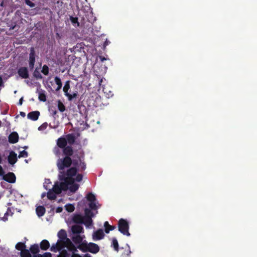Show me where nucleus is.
<instances>
[{
    "mask_svg": "<svg viewBox=\"0 0 257 257\" xmlns=\"http://www.w3.org/2000/svg\"><path fill=\"white\" fill-rule=\"evenodd\" d=\"M77 248L79 249L83 252L89 251L92 253H96L99 251V246L94 243H87L82 242L77 246Z\"/></svg>",
    "mask_w": 257,
    "mask_h": 257,
    "instance_id": "f257e3e1",
    "label": "nucleus"
},
{
    "mask_svg": "<svg viewBox=\"0 0 257 257\" xmlns=\"http://www.w3.org/2000/svg\"><path fill=\"white\" fill-rule=\"evenodd\" d=\"M59 179L61 181L59 183L62 190L66 191L69 188V184L74 183L75 179L73 178L66 177L64 171H60Z\"/></svg>",
    "mask_w": 257,
    "mask_h": 257,
    "instance_id": "f03ea898",
    "label": "nucleus"
},
{
    "mask_svg": "<svg viewBox=\"0 0 257 257\" xmlns=\"http://www.w3.org/2000/svg\"><path fill=\"white\" fill-rule=\"evenodd\" d=\"M72 164V160L71 157L65 156L62 159H59L57 161V166L58 170L63 171L65 168H69Z\"/></svg>",
    "mask_w": 257,
    "mask_h": 257,
    "instance_id": "7ed1b4c3",
    "label": "nucleus"
},
{
    "mask_svg": "<svg viewBox=\"0 0 257 257\" xmlns=\"http://www.w3.org/2000/svg\"><path fill=\"white\" fill-rule=\"evenodd\" d=\"M130 228L128 222L124 219L121 218L118 222V231L124 235L130 236V233L128 231Z\"/></svg>",
    "mask_w": 257,
    "mask_h": 257,
    "instance_id": "20e7f679",
    "label": "nucleus"
},
{
    "mask_svg": "<svg viewBox=\"0 0 257 257\" xmlns=\"http://www.w3.org/2000/svg\"><path fill=\"white\" fill-rule=\"evenodd\" d=\"M86 198L89 202L88 204L89 207L92 210H97L98 208L97 206V204H98L99 206H100V205L98 204V202H97L95 196L92 193L89 192L86 195ZM96 213H97L98 211H96Z\"/></svg>",
    "mask_w": 257,
    "mask_h": 257,
    "instance_id": "39448f33",
    "label": "nucleus"
},
{
    "mask_svg": "<svg viewBox=\"0 0 257 257\" xmlns=\"http://www.w3.org/2000/svg\"><path fill=\"white\" fill-rule=\"evenodd\" d=\"M36 62V53L34 47L30 48V52L29 57V66L30 70H32Z\"/></svg>",
    "mask_w": 257,
    "mask_h": 257,
    "instance_id": "423d86ee",
    "label": "nucleus"
},
{
    "mask_svg": "<svg viewBox=\"0 0 257 257\" xmlns=\"http://www.w3.org/2000/svg\"><path fill=\"white\" fill-rule=\"evenodd\" d=\"M18 74L22 79H27L29 77L28 68L26 67H21L18 70Z\"/></svg>",
    "mask_w": 257,
    "mask_h": 257,
    "instance_id": "0eeeda50",
    "label": "nucleus"
},
{
    "mask_svg": "<svg viewBox=\"0 0 257 257\" xmlns=\"http://www.w3.org/2000/svg\"><path fill=\"white\" fill-rule=\"evenodd\" d=\"M3 179L9 183H14L16 182V177L14 173L9 172L3 175Z\"/></svg>",
    "mask_w": 257,
    "mask_h": 257,
    "instance_id": "6e6552de",
    "label": "nucleus"
},
{
    "mask_svg": "<svg viewBox=\"0 0 257 257\" xmlns=\"http://www.w3.org/2000/svg\"><path fill=\"white\" fill-rule=\"evenodd\" d=\"M62 244L64 248L66 247L68 250L72 251L73 254L77 251V247H75L70 239H67L66 242H63Z\"/></svg>",
    "mask_w": 257,
    "mask_h": 257,
    "instance_id": "1a4fd4ad",
    "label": "nucleus"
},
{
    "mask_svg": "<svg viewBox=\"0 0 257 257\" xmlns=\"http://www.w3.org/2000/svg\"><path fill=\"white\" fill-rule=\"evenodd\" d=\"M79 136V134H77V135L74 133L69 134L66 135L65 138L67 140V143L70 146H72L74 144L76 140L77 137Z\"/></svg>",
    "mask_w": 257,
    "mask_h": 257,
    "instance_id": "9d476101",
    "label": "nucleus"
},
{
    "mask_svg": "<svg viewBox=\"0 0 257 257\" xmlns=\"http://www.w3.org/2000/svg\"><path fill=\"white\" fill-rule=\"evenodd\" d=\"M79 159L80 164L78 167L80 168L81 171H83L86 169V164L84 162V153L83 151L79 152V156L77 157Z\"/></svg>",
    "mask_w": 257,
    "mask_h": 257,
    "instance_id": "9b49d317",
    "label": "nucleus"
},
{
    "mask_svg": "<svg viewBox=\"0 0 257 257\" xmlns=\"http://www.w3.org/2000/svg\"><path fill=\"white\" fill-rule=\"evenodd\" d=\"M57 236L59 238L58 241H59L62 243H63L64 242H66L67 239H69L67 237V233L64 229H61L58 232Z\"/></svg>",
    "mask_w": 257,
    "mask_h": 257,
    "instance_id": "f8f14e48",
    "label": "nucleus"
},
{
    "mask_svg": "<svg viewBox=\"0 0 257 257\" xmlns=\"http://www.w3.org/2000/svg\"><path fill=\"white\" fill-rule=\"evenodd\" d=\"M64 248V246L63 244L61 243L59 241H57L56 244H53L51 246L50 248V250L51 251L56 252L58 251H60Z\"/></svg>",
    "mask_w": 257,
    "mask_h": 257,
    "instance_id": "ddd939ff",
    "label": "nucleus"
},
{
    "mask_svg": "<svg viewBox=\"0 0 257 257\" xmlns=\"http://www.w3.org/2000/svg\"><path fill=\"white\" fill-rule=\"evenodd\" d=\"M104 236V233L103 229H99L97 230L93 234V238L94 240H100Z\"/></svg>",
    "mask_w": 257,
    "mask_h": 257,
    "instance_id": "4468645a",
    "label": "nucleus"
},
{
    "mask_svg": "<svg viewBox=\"0 0 257 257\" xmlns=\"http://www.w3.org/2000/svg\"><path fill=\"white\" fill-rule=\"evenodd\" d=\"M9 163L11 165L15 164L17 161V155L14 151H11L8 157Z\"/></svg>",
    "mask_w": 257,
    "mask_h": 257,
    "instance_id": "2eb2a0df",
    "label": "nucleus"
},
{
    "mask_svg": "<svg viewBox=\"0 0 257 257\" xmlns=\"http://www.w3.org/2000/svg\"><path fill=\"white\" fill-rule=\"evenodd\" d=\"M36 93H38V98L41 101L45 102L47 100L45 91L40 88H37Z\"/></svg>",
    "mask_w": 257,
    "mask_h": 257,
    "instance_id": "dca6fc26",
    "label": "nucleus"
},
{
    "mask_svg": "<svg viewBox=\"0 0 257 257\" xmlns=\"http://www.w3.org/2000/svg\"><path fill=\"white\" fill-rule=\"evenodd\" d=\"M63 153L65 156L71 157L73 154V150L71 146H66L63 148Z\"/></svg>",
    "mask_w": 257,
    "mask_h": 257,
    "instance_id": "f3484780",
    "label": "nucleus"
},
{
    "mask_svg": "<svg viewBox=\"0 0 257 257\" xmlns=\"http://www.w3.org/2000/svg\"><path fill=\"white\" fill-rule=\"evenodd\" d=\"M67 145V140L65 137H60L57 140V145L60 149L65 148Z\"/></svg>",
    "mask_w": 257,
    "mask_h": 257,
    "instance_id": "a211bd4d",
    "label": "nucleus"
},
{
    "mask_svg": "<svg viewBox=\"0 0 257 257\" xmlns=\"http://www.w3.org/2000/svg\"><path fill=\"white\" fill-rule=\"evenodd\" d=\"M77 171L78 169L76 167H71L65 172L66 176V177L72 178L76 175Z\"/></svg>",
    "mask_w": 257,
    "mask_h": 257,
    "instance_id": "6ab92c4d",
    "label": "nucleus"
},
{
    "mask_svg": "<svg viewBox=\"0 0 257 257\" xmlns=\"http://www.w3.org/2000/svg\"><path fill=\"white\" fill-rule=\"evenodd\" d=\"M40 114L39 111H33L29 112L27 115V117L31 120L36 121L38 119Z\"/></svg>",
    "mask_w": 257,
    "mask_h": 257,
    "instance_id": "aec40b11",
    "label": "nucleus"
},
{
    "mask_svg": "<svg viewBox=\"0 0 257 257\" xmlns=\"http://www.w3.org/2000/svg\"><path fill=\"white\" fill-rule=\"evenodd\" d=\"M19 136L17 133L13 132L9 136V142L12 144H15L18 142Z\"/></svg>",
    "mask_w": 257,
    "mask_h": 257,
    "instance_id": "412c9836",
    "label": "nucleus"
},
{
    "mask_svg": "<svg viewBox=\"0 0 257 257\" xmlns=\"http://www.w3.org/2000/svg\"><path fill=\"white\" fill-rule=\"evenodd\" d=\"M71 230L73 234H79L83 232V228L79 225H74L71 227Z\"/></svg>",
    "mask_w": 257,
    "mask_h": 257,
    "instance_id": "4be33fe9",
    "label": "nucleus"
},
{
    "mask_svg": "<svg viewBox=\"0 0 257 257\" xmlns=\"http://www.w3.org/2000/svg\"><path fill=\"white\" fill-rule=\"evenodd\" d=\"M84 217L80 214H75L73 216L72 220L73 222L77 224H82Z\"/></svg>",
    "mask_w": 257,
    "mask_h": 257,
    "instance_id": "5701e85b",
    "label": "nucleus"
},
{
    "mask_svg": "<svg viewBox=\"0 0 257 257\" xmlns=\"http://www.w3.org/2000/svg\"><path fill=\"white\" fill-rule=\"evenodd\" d=\"M49 247L50 243L47 240L44 239L40 242V247L42 250H46L49 248Z\"/></svg>",
    "mask_w": 257,
    "mask_h": 257,
    "instance_id": "b1692460",
    "label": "nucleus"
},
{
    "mask_svg": "<svg viewBox=\"0 0 257 257\" xmlns=\"http://www.w3.org/2000/svg\"><path fill=\"white\" fill-rule=\"evenodd\" d=\"M104 231L106 233H108L110 231L113 230L116 228L114 225H111L109 224L108 221H105L104 223Z\"/></svg>",
    "mask_w": 257,
    "mask_h": 257,
    "instance_id": "393cba45",
    "label": "nucleus"
},
{
    "mask_svg": "<svg viewBox=\"0 0 257 257\" xmlns=\"http://www.w3.org/2000/svg\"><path fill=\"white\" fill-rule=\"evenodd\" d=\"M29 251L33 254L38 253L40 251V247L38 244H33L30 246Z\"/></svg>",
    "mask_w": 257,
    "mask_h": 257,
    "instance_id": "a878e982",
    "label": "nucleus"
},
{
    "mask_svg": "<svg viewBox=\"0 0 257 257\" xmlns=\"http://www.w3.org/2000/svg\"><path fill=\"white\" fill-rule=\"evenodd\" d=\"M36 213L39 217L43 216L45 213L46 210L44 206H39L36 208Z\"/></svg>",
    "mask_w": 257,
    "mask_h": 257,
    "instance_id": "bb28decb",
    "label": "nucleus"
},
{
    "mask_svg": "<svg viewBox=\"0 0 257 257\" xmlns=\"http://www.w3.org/2000/svg\"><path fill=\"white\" fill-rule=\"evenodd\" d=\"M52 190L57 194L61 193L62 191L61 189L59 183L58 182L55 183Z\"/></svg>",
    "mask_w": 257,
    "mask_h": 257,
    "instance_id": "cd10ccee",
    "label": "nucleus"
},
{
    "mask_svg": "<svg viewBox=\"0 0 257 257\" xmlns=\"http://www.w3.org/2000/svg\"><path fill=\"white\" fill-rule=\"evenodd\" d=\"M54 80H55V83L57 85V87L55 89V90L56 91H58L60 90L61 89L62 86V82H61V80L58 76H56L55 77V78H54Z\"/></svg>",
    "mask_w": 257,
    "mask_h": 257,
    "instance_id": "c85d7f7f",
    "label": "nucleus"
},
{
    "mask_svg": "<svg viewBox=\"0 0 257 257\" xmlns=\"http://www.w3.org/2000/svg\"><path fill=\"white\" fill-rule=\"evenodd\" d=\"M72 239L73 241L76 244H80L81 243H82V237L79 234H77L76 235L73 236L72 237Z\"/></svg>",
    "mask_w": 257,
    "mask_h": 257,
    "instance_id": "c756f323",
    "label": "nucleus"
},
{
    "mask_svg": "<svg viewBox=\"0 0 257 257\" xmlns=\"http://www.w3.org/2000/svg\"><path fill=\"white\" fill-rule=\"evenodd\" d=\"M92 209H91L90 208H85L84 209V216H83L84 217H90V218H92L94 216V213L92 212L91 211Z\"/></svg>",
    "mask_w": 257,
    "mask_h": 257,
    "instance_id": "7c9ffc66",
    "label": "nucleus"
},
{
    "mask_svg": "<svg viewBox=\"0 0 257 257\" xmlns=\"http://www.w3.org/2000/svg\"><path fill=\"white\" fill-rule=\"evenodd\" d=\"M70 186L69 187V190L72 192H75L79 188V185L76 183H72L69 184Z\"/></svg>",
    "mask_w": 257,
    "mask_h": 257,
    "instance_id": "2f4dec72",
    "label": "nucleus"
},
{
    "mask_svg": "<svg viewBox=\"0 0 257 257\" xmlns=\"http://www.w3.org/2000/svg\"><path fill=\"white\" fill-rule=\"evenodd\" d=\"M93 221L92 218L84 217L83 223L86 226L89 227L92 224Z\"/></svg>",
    "mask_w": 257,
    "mask_h": 257,
    "instance_id": "473e14b6",
    "label": "nucleus"
},
{
    "mask_svg": "<svg viewBox=\"0 0 257 257\" xmlns=\"http://www.w3.org/2000/svg\"><path fill=\"white\" fill-rule=\"evenodd\" d=\"M56 194L52 190L49 189L47 193V197L49 200H54L56 198Z\"/></svg>",
    "mask_w": 257,
    "mask_h": 257,
    "instance_id": "72a5a7b5",
    "label": "nucleus"
},
{
    "mask_svg": "<svg viewBox=\"0 0 257 257\" xmlns=\"http://www.w3.org/2000/svg\"><path fill=\"white\" fill-rule=\"evenodd\" d=\"M26 245L23 242H18L16 245V248L18 250H20L21 252L22 251V250H24L26 249Z\"/></svg>",
    "mask_w": 257,
    "mask_h": 257,
    "instance_id": "f704fd0d",
    "label": "nucleus"
},
{
    "mask_svg": "<svg viewBox=\"0 0 257 257\" xmlns=\"http://www.w3.org/2000/svg\"><path fill=\"white\" fill-rule=\"evenodd\" d=\"M69 89H70V81L68 80L65 82V85L63 88V90L64 92V94L65 96L68 95V94L69 93L68 90Z\"/></svg>",
    "mask_w": 257,
    "mask_h": 257,
    "instance_id": "c9c22d12",
    "label": "nucleus"
},
{
    "mask_svg": "<svg viewBox=\"0 0 257 257\" xmlns=\"http://www.w3.org/2000/svg\"><path fill=\"white\" fill-rule=\"evenodd\" d=\"M111 246H113L114 250L118 252L119 250V245L117 239L115 238H113L112 240Z\"/></svg>",
    "mask_w": 257,
    "mask_h": 257,
    "instance_id": "e433bc0d",
    "label": "nucleus"
},
{
    "mask_svg": "<svg viewBox=\"0 0 257 257\" xmlns=\"http://www.w3.org/2000/svg\"><path fill=\"white\" fill-rule=\"evenodd\" d=\"M33 76L37 79H41L43 78L38 68H36L34 71Z\"/></svg>",
    "mask_w": 257,
    "mask_h": 257,
    "instance_id": "4c0bfd02",
    "label": "nucleus"
},
{
    "mask_svg": "<svg viewBox=\"0 0 257 257\" xmlns=\"http://www.w3.org/2000/svg\"><path fill=\"white\" fill-rule=\"evenodd\" d=\"M58 108L60 111L64 112L66 110V107L64 104L61 102L60 100H58Z\"/></svg>",
    "mask_w": 257,
    "mask_h": 257,
    "instance_id": "58836bf2",
    "label": "nucleus"
},
{
    "mask_svg": "<svg viewBox=\"0 0 257 257\" xmlns=\"http://www.w3.org/2000/svg\"><path fill=\"white\" fill-rule=\"evenodd\" d=\"M21 257H32V255L28 249H25L24 250H22L21 252Z\"/></svg>",
    "mask_w": 257,
    "mask_h": 257,
    "instance_id": "ea45409f",
    "label": "nucleus"
},
{
    "mask_svg": "<svg viewBox=\"0 0 257 257\" xmlns=\"http://www.w3.org/2000/svg\"><path fill=\"white\" fill-rule=\"evenodd\" d=\"M49 111L51 113L54 118H56V115L57 113V111L55 107L51 106L49 108Z\"/></svg>",
    "mask_w": 257,
    "mask_h": 257,
    "instance_id": "a19ab883",
    "label": "nucleus"
},
{
    "mask_svg": "<svg viewBox=\"0 0 257 257\" xmlns=\"http://www.w3.org/2000/svg\"><path fill=\"white\" fill-rule=\"evenodd\" d=\"M65 209L66 210L69 212H73L74 209H75V207H74V206L71 204H66L65 206Z\"/></svg>",
    "mask_w": 257,
    "mask_h": 257,
    "instance_id": "79ce46f5",
    "label": "nucleus"
},
{
    "mask_svg": "<svg viewBox=\"0 0 257 257\" xmlns=\"http://www.w3.org/2000/svg\"><path fill=\"white\" fill-rule=\"evenodd\" d=\"M70 20L72 24L74 25L77 24V26H79V23L78 21L77 17H73L72 16H71L70 18Z\"/></svg>",
    "mask_w": 257,
    "mask_h": 257,
    "instance_id": "37998d69",
    "label": "nucleus"
},
{
    "mask_svg": "<svg viewBox=\"0 0 257 257\" xmlns=\"http://www.w3.org/2000/svg\"><path fill=\"white\" fill-rule=\"evenodd\" d=\"M42 73L45 75H48L49 73V67L47 65H44L42 67Z\"/></svg>",
    "mask_w": 257,
    "mask_h": 257,
    "instance_id": "c03bdc74",
    "label": "nucleus"
},
{
    "mask_svg": "<svg viewBox=\"0 0 257 257\" xmlns=\"http://www.w3.org/2000/svg\"><path fill=\"white\" fill-rule=\"evenodd\" d=\"M28 156V153L27 151H26L25 150H23L22 151H21L19 153V155L18 156V157L19 158H22V157H24V158H26Z\"/></svg>",
    "mask_w": 257,
    "mask_h": 257,
    "instance_id": "a18cd8bd",
    "label": "nucleus"
},
{
    "mask_svg": "<svg viewBox=\"0 0 257 257\" xmlns=\"http://www.w3.org/2000/svg\"><path fill=\"white\" fill-rule=\"evenodd\" d=\"M69 100H72L73 98H76L77 96V92L73 93L72 94L68 93V95H66Z\"/></svg>",
    "mask_w": 257,
    "mask_h": 257,
    "instance_id": "49530a36",
    "label": "nucleus"
},
{
    "mask_svg": "<svg viewBox=\"0 0 257 257\" xmlns=\"http://www.w3.org/2000/svg\"><path fill=\"white\" fill-rule=\"evenodd\" d=\"M79 156V155H76V157L77 158V159L72 160V164L75 167H77V166L78 167L80 164V162H79V159L77 158V157Z\"/></svg>",
    "mask_w": 257,
    "mask_h": 257,
    "instance_id": "de8ad7c7",
    "label": "nucleus"
},
{
    "mask_svg": "<svg viewBox=\"0 0 257 257\" xmlns=\"http://www.w3.org/2000/svg\"><path fill=\"white\" fill-rule=\"evenodd\" d=\"M25 3L28 6L30 7L31 8H34L35 6V4L34 3L32 2L31 1H30V0H25Z\"/></svg>",
    "mask_w": 257,
    "mask_h": 257,
    "instance_id": "09e8293b",
    "label": "nucleus"
},
{
    "mask_svg": "<svg viewBox=\"0 0 257 257\" xmlns=\"http://www.w3.org/2000/svg\"><path fill=\"white\" fill-rule=\"evenodd\" d=\"M48 126V124L47 122L43 123L39 127V130H45Z\"/></svg>",
    "mask_w": 257,
    "mask_h": 257,
    "instance_id": "8fccbe9b",
    "label": "nucleus"
},
{
    "mask_svg": "<svg viewBox=\"0 0 257 257\" xmlns=\"http://www.w3.org/2000/svg\"><path fill=\"white\" fill-rule=\"evenodd\" d=\"M82 178H83L82 175L80 174H78V175H77V176L76 177L75 180L77 182H80L81 181H82Z\"/></svg>",
    "mask_w": 257,
    "mask_h": 257,
    "instance_id": "3c124183",
    "label": "nucleus"
},
{
    "mask_svg": "<svg viewBox=\"0 0 257 257\" xmlns=\"http://www.w3.org/2000/svg\"><path fill=\"white\" fill-rule=\"evenodd\" d=\"M9 211H11L10 208H8L7 209V211L5 213L4 217L3 219L4 221H6L8 220V216L9 214Z\"/></svg>",
    "mask_w": 257,
    "mask_h": 257,
    "instance_id": "603ef678",
    "label": "nucleus"
},
{
    "mask_svg": "<svg viewBox=\"0 0 257 257\" xmlns=\"http://www.w3.org/2000/svg\"><path fill=\"white\" fill-rule=\"evenodd\" d=\"M126 245H127V246L128 247V249L125 251V254L126 255L128 256V255H130V254L132 252H131V250L130 247L129 245L128 244H126Z\"/></svg>",
    "mask_w": 257,
    "mask_h": 257,
    "instance_id": "864d4df0",
    "label": "nucleus"
},
{
    "mask_svg": "<svg viewBox=\"0 0 257 257\" xmlns=\"http://www.w3.org/2000/svg\"><path fill=\"white\" fill-rule=\"evenodd\" d=\"M110 43V42L106 39L105 41L104 42L103 45V48L104 50L106 47Z\"/></svg>",
    "mask_w": 257,
    "mask_h": 257,
    "instance_id": "5fc2aeb1",
    "label": "nucleus"
},
{
    "mask_svg": "<svg viewBox=\"0 0 257 257\" xmlns=\"http://www.w3.org/2000/svg\"><path fill=\"white\" fill-rule=\"evenodd\" d=\"M46 183L50 184L51 182L50 181L49 179L46 180L44 183V187L46 190H48L49 188H48L47 186L45 185Z\"/></svg>",
    "mask_w": 257,
    "mask_h": 257,
    "instance_id": "6e6d98bb",
    "label": "nucleus"
},
{
    "mask_svg": "<svg viewBox=\"0 0 257 257\" xmlns=\"http://www.w3.org/2000/svg\"><path fill=\"white\" fill-rule=\"evenodd\" d=\"M43 257H52V255L50 252H45L43 254Z\"/></svg>",
    "mask_w": 257,
    "mask_h": 257,
    "instance_id": "4d7b16f0",
    "label": "nucleus"
},
{
    "mask_svg": "<svg viewBox=\"0 0 257 257\" xmlns=\"http://www.w3.org/2000/svg\"><path fill=\"white\" fill-rule=\"evenodd\" d=\"M5 174V171L2 167V166L0 165V176H3V175Z\"/></svg>",
    "mask_w": 257,
    "mask_h": 257,
    "instance_id": "13d9d810",
    "label": "nucleus"
},
{
    "mask_svg": "<svg viewBox=\"0 0 257 257\" xmlns=\"http://www.w3.org/2000/svg\"><path fill=\"white\" fill-rule=\"evenodd\" d=\"M62 210H63V208H62V207H57V208H56V212H57V213H60V212H61L62 211Z\"/></svg>",
    "mask_w": 257,
    "mask_h": 257,
    "instance_id": "bf43d9fd",
    "label": "nucleus"
},
{
    "mask_svg": "<svg viewBox=\"0 0 257 257\" xmlns=\"http://www.w3.org/2000/svg\"><path fill=\"white\" fill-rule=\"evenodd\" d=\"M23 102V97H22L20 99L18 104L20 105H22Z\"/></svg>",
    "mask_w": 257,
    "mask_h": 257,
    "instance_id": "052dcab7",
    "label": "nucleus"
},
{
    "mask_svg": "<svg viewBox=\"0 0 257 257\" xmlns=\"http://www.w3.org/2000/svg\"><path fill=\"white\" fill-rule=\"evenodd\" d=\"M33 257H43V254H33Z\"/></svg>",
    "mask_w": 257,
    "mask_h": 257,
    "instance_id": "680f3d73",
    "label": "nucleus"
},
{
    "mask_svg": "<svg viewBox=\"0 0 257 257\" xmlns=\"http://www.w3.org/2000/svg\"><path fill=\"white\" fill-rule=\"evenodd\" d=\"M2 86H4V83H3L2 77L1 76H0V87Z\"/></svg>",
    "mask_w": 257,
    "mask_h": 257,
    "instance_id": "e2e57ef3",
    "label": "nucleus"
},
{
    "mask_svg": "<svg viewBox=\"0 0 257 257\" xmlns=\"http://www.w3.org/2000/svg\"><path fill=\"white\" fill-rule=\"evenodd\" d=\"M72 257H81V256L78 254L74 253L72 254Z\"/></svg>",
    "mask_w": 257,
    "mask_h": 257,
    "instance_id": "0e129e2a",
    "label": "nucleus"
},
{
    "mask_svg": "<svg viewBox=\"0 0 257 257\" xmlns=\"http://www.w3.org/2000/svg\"><path fill=\"white\" fill-rule=\"evenodd\" d=\"M20 115H21L22 117H24L26 116V113H25L24 112L21 111V112H20Z\"/></svg>",
    "mask_w": 257,
    "mask_h": 257,
    "instance_id": "69168bd1",
    "label": "nucleus"
},
{
    "mask_svg": "<svg viewBox=\"0 0 257 257\" xmlns=\"http://www.w3.org/2000/svg\"><path fill=\"white\" fill-rule=\"evenodd\" d=\"M99 58L102 62H103L104 60H106V59L103 56H100Z\"/></svg>",
    "mask_w": 257,
    "mask_h": 257,
    "instance_id": "338daca9",
    "label": "nucleus"
},
{
    "mask_svg": "<svg viewBox=\"0 0 257 257\" xmlns=\"http://www.w3.org/2000/svg\"><path fill=\"white\" fill-rule=\"evenodd\" d=\"M84 257H91L89 254H86L84 255Z\"/></svg>",
    "mask_w": 257,
    "mask_h": 257,
    "instance_id": "774afa93",
    "label": "nucleus"
}]
</instances>
